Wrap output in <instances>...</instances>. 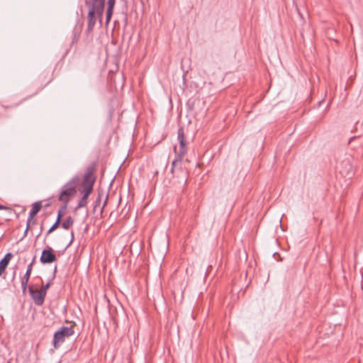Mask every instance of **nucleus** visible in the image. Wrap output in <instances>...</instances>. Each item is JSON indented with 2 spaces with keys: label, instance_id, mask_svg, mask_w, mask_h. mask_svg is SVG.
Returning a JSON list of instances; mask_svg holds the SVG:
<instances>
[{
  "label": "nucleus",
  "instance_id": "obj_26",
  "mask_svg": "<svg viewBox=\"0 0 363 363\" xmlns=\"http://www.w3.org/2000/svg\"><path fill=\"white\" fill-rule=\"evenodd\" d=\"M30 224V223H28L27 222L26 229L25 233H24V235H26L27 234V233H28V228H29Z\"/></svg>",
  "mask_w": 363,
  "mask_h": 363
},
{
  "label": "nucleus",
  "instance_id": "obj_17",
  "mask_svg": "<svg viewBox=\"0 0 363 363\" xmlns=\"http://www.w3.org/2000/svg\"><path fill=\"white\" fill-rule=\"evenodd\" d=\"M113 10L107 9L106 11V23L108 25L111 19V16L113 15Z\"/></svg>",
  "mask_w": 363,
  "mask_h": 363
},
{
  "label": "nucleus",
  "instance_id": "obj_7",
  "mask_svg": "<svg viewBox=\"0 0 363 363\" xmlns=\"http://www.w3.org/2000/svg\"><path fill=\"white\" fill-rule=\"evenodd\" d=\"M94 167H89L86 171V173L83 179V186H93L95 178L93 177Z\"/></svg>",
  "mask_w": 363,
  "mask_h": 363
},
{
  "label": "nucleus",
  "instance_id": "obj_13",
  "mask_svg": "<svg viewBox=\"0 0 363 363\" xmlns=\"http://www.w3.org/2000/svg\"><path fill=\"white\" fill-rule=\"evenodd\" d=\"M31 272H30V271L26 270L25 274L21 279V284H28V283L30 277Z\"/></svg>",
  "mask_w": 363,
  "mask_h": 363
},
{
  "label": "nucleus",
  "instance_id": "obj_10",
  "mask_svg": "<svg viewBox=\"0 0 363 363\" xmlns=\"http://www.w3.org/2000/svg\"><path fill=\"white\" fill-rule=\"evenodd\" d=\"M73 223H74V220L72 219V218L71 216H69L68 218H67V219L65 220H64L62 223V227L64 229L67 230L70 228L71 225H72Z\"/></svg>",
  "mask_w": 363,
  "mask_h": 363
},
{
  "label": "nucleus",
  "instance_id": "obj_3",
  "mask_svg": "<svg viewBox=\"0 0 363 363\" xmlns=\"http://www.w3.org/2000/svg\"><path fill=\"white\" fill-rule=\"evenodd\" d=\"M74 330L72 327L62 326L54 334L52 345L55 349H58L65 341V339L72 336Z\"/></svg>",
  "mask_w": 363,
  "mask_h": 363
},
{
  "label": "nucleus",
  "instance_id": "obj_23",
  "mask_svg": "<svg viewBox=\"0 0 363 363\" xmlns=\"http://www.w3.org/2000/svg\"><path fill=\"white\" fill-rule=\"evenodd\" d=\"M73 240H74V232H73V231H72V232H71V240H70V242H69V243L68 246H69V245H70L72 244V242H73Z\"/></svg>",
  "mask_w": 363,
  "mask_h": 363
},
{
  "label": "nucleus",
  "instance_id": "obj_9",
  "mask_svg": "<svg viewBox=\"0 0 363 363\" xmlns=\"http://www.w3.org/2000/svg\"><path fill=\"white\" fill-rule=\"evenodd\" d=\"M13 257L12 253L9 252L5 255L3 259L0 260V276H1L9 264L10 260Z\"/></svg>",
  "mask_w": 363,
  "mask_h": 363
},
{
  "label": "nucleus",
  "instance_id": "obj_6",
  "mask_svg": "<svg viewBox=\"0 0 363 363\" xmlns=\"http://www.w3.org/2000/svg\"><path fill=\"white\" fill-rule=\"evenodd\" d=\"M56 260V255L51 247L44 249L42 252L40 261L43 264H50Z\"/></svg>",
  "mask_w": 363,
  "mask_h": 363
},
{
  "label": "nucleus",
  "instance_id": "obj_1",
  "mask_svg": "<svg viewBox=\"0 0 363 363\" xmlns=\"http://www.w3.org/2000/svg\"><path fill=\"white\" fill-rule=\"evenodd\" d=\"M89 7L87 16V32L90 33L94 29L97 19L101 22V18L104 13L105 0H90L86 2Z\"/></svg>",
  "mask_w": 363,
  "mask_h": 363
},
{
  "label": "nucleus",
  "instance_id": "obj_2",
  "mask_svg": "<svg viewBox=\"0 0 363 363\" xmlns=\"http://www.w3.org/2000/svg\"><path fill=\"white\" fill-rule=\"evenodd\" d=\"M77 181L78 178H73L62 187L59 201L68 204L72 196L76 193V183Z\"/></svg>",
  "mask_w": 363,
  "mask_h": 363
},
{
  "label": "nucleus",
  "instance_id": "obj_20",
  "mask_svg": "<svg viewBox=\"0 0 363 363\" xmlns=\"http://www.w3.org/2000/svg\"><path fill=\"white\" fill-rule=\"evenodd\" d=\"M35 257H33V259H32L31 262L28 265V267H27V270H28V271H30V272H32V270H33V265H34V264H35Z\"/></svg>",
  "mask_w": 363,
  "mask_h": 363
},
{
  "label": "nucleus",
  "instance_id": "obj_21",
  "mask_svg": "<svg viewBox=\"0 0 363 363\" xmlns=\"http://www.w3.org/2000/svg\"><path fill=\"white\" fill-rule=\"evenodd\" d=\"M21 288L23 294H25L28 288V284H21Z\"/></svg>",
  "mask_w": 363,
  "mask_h": 363
},
{
  "label": "nucleus",
  "instance_id": "obj_22",
  "mask_svg": "<svg viewBox=\"0 0 363 363\" xmlns=\"http://www.w3.org/2000/svg\"><path fill=\"white\" fill-rule=\"evenodd\" d=\"M50 287V283H47L45 285L43 286V288L40 289V291H44V292L47 293V290Z\"/></svg>",
  "mask_w": 363,
  "mask_h": 363
},
{
  "label": "nucleus",
  "instance_id": "obj_16",
  "mask_svg": "<svg viewBox=\"0 0 363 363\" xmlns=\"http://www.w3.org/2000/svg\"><path fill=\"white\" fill-rule=\"evenodd\" d=\"M67 205L66 203H63V205L60 208L57 212V215L62 217L66 211V209L67 208Z\"/></svg>",
  "mask_w": 363,
  "mask_h": 363
},
{
  "label": "nucleus",
  "instance_id": "obj_19",
  "mask_svg": "<svg viewBox=\"0 0 363 363\" xmlns=\"http://www.w3.org/2000/svg\"><path fill=\"white\" fill-rule=\"evenodd\" d=\"M115 4H116V0H108V7H107V9H112V10H113Z\"/></svg>",
  "mask_w": 363,
  "mask_h": 363
},
{
  "label": "nucleus",
  "instance_id": "obj_14",
  "mask_svg": "<svg viewBox=\"0 0 363 363\" xmlns=\"http://www.w3.org/2000/svg\"><path fill=\"white\" fill-rule=\"evenodd\" d=\"M342 164H344V165L345 166V168H346L345 172H347V174H349V173H350V172H349V170L352 168V166H351V164H350V162H349L348 160H347V161H344V162H342ZM337 168H338V169H340V172L341 174H344V173H345V170H342V169H340V167H338Z\"/></svg>",
  "mask_w": 363,
  "mask_h": 363
},
{
  "label": "nucleus",
  "instance_id": "obj_5",
  "mask_svg": "<svg viewBox=\"0 0 363 363\" xmlns=\"http://www.w3.org/2000/svg\"><path fill=\"white\" fill-rule=\"evenodd\" d=\"M28 291L35 305L41 306L43 304L46 292H44V291L34 289L33 286H29Z\"/></svg>",
  "mask_w": 363,
  "mask_h": 363
},
{
  "label": "nucleus",
  "instance_id": "obj_12",
  "mask_svg": "<svg viewBox=\"0 0 363 363\" xmlns=\"http://www.w3.org/2000/svg\"><path fill=\"white\" fill-rule=\"evenodd\" d=\"M182 159L183 158H179L178 155H176L175 159L172 162V167H171L172 172H174V169L177 167V166L181 165Z\"/></svg>",
  "mask_w": 363,
  "mask_h": 363
},
{
  "label": "nucleus",
  "instance_id": "obj_25",
  "mask_svg": "<svg viewBox=\"0 0 363 363\" xmlns=\"http://www.w3.org/2000/svg\"><path fill=\"white\" fill-rule=\"evenodd\" d=\"M4 209H5V210H8V209H9V208H8V207H6V206H3V205H1V204H0V210H4Z\"/></svg>",
  "mask_w": 363,
  "mask_h": 363
},
{
  "label": "nucleus",
  "instance_id": "obj_11",
  "mask_svg": "<svg viewBox=\"0 0 363 363\" xmlns=\"http://www.w3.org/2000/svg\"><path fill=\"white\" fill-rule=\"evenodd\" d=\"M87 200H88V197L83 195L82 197L81 198V199L79 201L78 204H77V207L75 208V209H79V208L85 207L87 204Z\"/></svg>",
  "mask_w": 363,
  "mask_h": 363
},
{
  "label": "nucleus",
  "instance_id": "obj_8",
  "mask_svg": "<svg viewBox=\"0 0 363 363\" xmlns=\"http://www.w3.org/2000/svg\"><path fill=\"white\" fill-rule=\"evenodd\" d=\"M42 205L40 202H35L33 204L32 208L29 212V216L28 218V223H30L32 221L33 223H35V220H33L34 216L40 211Z\"/></svg>",
  "mask_w": 363,
  "mask_h": 363
},
{
  "label": "nucleus",
  "instance_id": "obj_15",
  "mask_svg": "<svg viewBox=\"0 0 363 363\" xmlns=\"http://www.w3.org/2000/svg\"><path fill=\"white\" fill-rule=\"evenodd\" d=\"M83 187H84L83 191H82L83 195L85 196L89 197V196L90 195V194L92 191L93 186H83Z\"/></svg>",
  "mask_w": 363,
  "mask_h": 363
},
{
  "label": "nucleus",
  "instance_id": "obj_24",
  "mask_svg": "<svg viewBox=\"0 0 363 363\" xmlns=\"http://www.w3.org/2000/svg\"><path fill=\"white\" fill-rule=\"evenodd\" d=\"M62 217L60 216L57 215V219H56V222L60 223V222H61V219H62Z\"/></svg>",
  "mask_w": 363,
  "mask_h": 363
},
{
  "label": "nucleus",
  "instance_id": "obj_4",
  "mask_svg": "<svg viewBox=\"0 0 363 363\" xmlns=\"http://www.w3.org/2000/svg\"><path fill=\"white\" fill-rule=\"evenodd\" d=\"M177 138L179 143V149L178 151H177L176 147H174V150L176 152V155H178L179 158H183L187 152V147L184 138V130L182 128H179L178 130Z\"/></svg>",
  "mask_w": 363,
  "mask_h": 363
},
{
  "label": "nucleus",
  "instance_id": "obj_18",
  "mask_svg": "<svg viewBox=\"0 0 363 363\" xmlns=\"http://www.w3.org/2000/svg\"><path fill=\"white\" fill-rule=\"evenodd\" d=\"M60 225V223H57L56 221L55 223L50 227V228L48 230L46 233V236L52 233L54 230H55Z\"/></svg>",
  "mask_w": 363,
  "mask_h": 363
}]
</instances>
